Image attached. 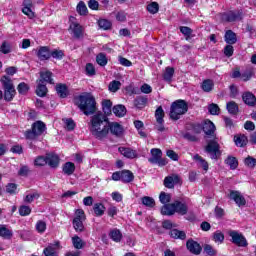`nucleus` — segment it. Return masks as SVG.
<instances>
[{"label":"nucleus","instance_id":"50","mask_svg":"<svg viewBox=\"0 0 256 256\" xmlns=\"http://www.w3.org/2000/svg\"><path fill=\"white\" fill-rule=\"evenodd\" d=\"M29 89H31V87L25 82H20L17 86L19 95H27V93H29Z\"/></svg>","mask_w":256,"mask_h":256},{"label":"nucleus","instance_id":"9","mask_svg":"<svg viewBox=\"0 0 256 256\" xmlns=\"http://www.w3.org/2000/svg\"><path fill=\"white\" fill-rule=\"evenodd\" d=\"M151 157L148 159V162L151 163L152 165H157L158 167H165L167 163L166 158H163V151L159 148H152L150 150Z\"/></svg>","mask_w":256,"mask_h":256},{"label":"nucleus","instance_id":"30","mask_svg":"<svg viewBox=\"0 0 256 256\" xmlns=\"http://www.w3.org/2000/svg\"><path fill=\"white\" fill-rule=\"evenodd\" d=\"M112 112L116 117H125L127 115V108L123 104L113 106Z\"/></svg>","mask_w":256,"mask_h":256},{"label":"nucleus","instance_id":"33","mask_svg":"<svg viewBox=\"0 0 256 256\" xmlns=\"http://www.w3.org/2000/svg\"><path fill=\"white\" fill-rule=\"evenodd\" d=\"M225 165H228V167H230V169H232V171H235V169H237V167H239V160H237V157L235 156H228L225 160H224Z\"/></svg>","mask_w":256,"mask_h":256},{"label":"nucleus","instance_id":"41","mask_svg":"<svg viewBox=\"0 0 256 256\" xmlns=\"http://www.w3.org/2000/svg\"><path fill=\"white\" fill-rule=\"evenodd\" d=\"M226 109L230 115H237L239 113V105L235 101H230L226 105Z\"/></svg>","mask_w":256,"mask_h":256},{"label":"nucleus","instance_id":"15","mask_svg":"<svg viewBox=\"0 0 256 256\" xmlns=\"http://www.w3.org/2000/svg\"><path fill=\"white\" fill-rule=\"evenodd\" d=\"M186 249L192 255H199L203 251V246H201V244L195 241L193 238H190L186 241Z\"/></svg>","mask_w":256,"mask_h":256},{"label":"nucleus","instance_id":"31","mask_svg":"<svg viewBox=\"0 0 256 256\" xmlns=\"http://www.w3.org/2000/svg\"><path fill=\"white\" fill-rule=\"evenodd\" d=\"M35 93L37 97H47V93H49V89H47V85L42 82H37Z\"/></svg>","mask_w":256,"mask_h":256},{"label":"nucleus","instance_id":"40","mask_svg":"<svg viewBox=\"0 0 256 256\" xmlns=\"http://www.w3.org/2000/svg\"><path fill=\"white\" fill-rule=\"evenodd\" d=\"M173 75H175V68L173 67H166L165 72L163 74V79L167 83H171L173 81Z\"/></svg>","mask_w":256,"mask_h":256},{"label":"nucleus","instance_id":"44","mask_svg":"<svg viewBox=\"0 0 256 256\" xmlns=\"http://www.w3.org/2000/svg\"><path fill=\"white\" fill-rule=\"evenodd\" d=\"M193 160L198 161V163H200V165L204 171H209V162H207V160H205L203 157H201V155L195 154L193 157Z\"/></svg>","mask_w":256,"mask_h":256},{"label":"nucleus","instance_id":"6","mask_svg":"<svg viewBox=\"0 0 256 256\" xmlns=\"http://www.w3.org/2000/svg\"><path fill=\"white\" fill-rule=\"evenodd\" d=\"M0 83L2 84L4 91V101H6V103H11V101L15 99V95H17V90H15L13 80H11V77L4 75L0 78Z\"/></svg>","mask_w":256,"mask_h":256},{"label":"nucleus","instance_id":"5","mask_svg":"<svg viewBox=\"0 0 256 256\" xmlns=\"http://www.w3.org/2000/svg\"><path fill=\"white\" fill-rule=\"evenodd\" d=\"M47 131V124L38 120L31 125V129L24 132V137L27 141H37V138L41 137L43 133Z\"/></svg>","mask_w":256,"mask_h":256},{"label":"nucleus","instance_id":"49","mask_svg":"<svg viewBox=\"0 0 256 256\" xmlns=\"http://www.w3.org/2000/svg\"><path fill=\"white\" fill-rule=\"evenodd\" d=\"M188 130L193 131L196 135L201 134L203 131V124L200 123H190L187 127Z\"/></svg>","mask_w":256,"mask_h":256},{"label":"nucleus","instance_id":"19","mask_svg":"<svg viewBox=\"0 0 256 256\" xmlns=\"http://www.w3.org/2000/svg\"><path fill=\"white\" fill-rule=\"evenodd\" d=\"M242 101L248 107L256 106V96L251 91H245L242 93Z\"/></svg>","mask_w":256,"mask_h":256},{"label":"nucleus","instance_id":"45","mask_svg":"<svg viewBox=\"0 0 256 256\" xmlns=\"http://www.w3.org/2000/svg\"><path fill=\"white\" fill-rule=\"evenodd\" d=\"M162 215H175V208L173 206V203L164 204V206L161 209Z\"/></svg>","mask_w":256,"mask_h":256},{"label":"nucleus","instance_id":"54","mask_svg":"<svg viewBox=\"0 0 256 256\" xmlns=\"http://www.w3.org/2000/svg\"><path fill=\"white\" fill-rule=\"evenodd\" d=\"M108 89L111 93H117L121 89V82L119 80H113L109 83Z\"/></svg>","mask_w":256,"mask_h":256},{"label":"nucleus","instance_id":"26","mask_svg":"<svg viewBox=\"0 0 256 256\" xmlns=\"http://www.w3.org/2000/svg\"><path fill=\"white\" fill-rule=\"evenodd\" d=\"M102 111L104 113V117H109L113 113V102L109 99H104L102 101Z\"/></svg>","mask_w":256,"mask_h":256},{"label":"nucleus","instance_id":"16","mask_svg":"<svg viewBox=\"0 0 256 256\" xmlns=\"http://www.w3.org/2000/svg\"><path fill=\"white\" fill-rule=\"evenodd\" d=\"M179 183H181V177L177 174L166 176L163 181V185L166 189H175V186L179 185Z\"/></svg>","mask_w":256,"mask_h":256},{"label":"nucleus","instance_id":"56","mask_svg":"<svg viewBox=\"0 0 256 256\" xmlns=\"http://www.w3.org/2000/svg\"><path fill=\"white\" fill-rule=\"evenodd\" d=\"M244 165L245 167H248V169H254L256 167V158L253 156H247L244 159Z\"/></svg>","mask_w":256,"mask_h":256},{"label":"nucleus","instance_id":"17","mask_svg":"<svg viewBox=\"0 0 256 256\" xmlns=\"http://www.w3.org/2000/svg\"><path fill=\"white\" fill-rule=\"evenodd\" d=\"M36 56L39 61H49L51 59V48H49V46H40L37 50Z\"/></svg>","mask_w":256,"mask_h":256},{"label":"nucleus","instance_id":"13","mask_svg":"<svg viewBox=\"0 0 256 256\" xmlns=\"http://www.w3.org/2000/svg\"><path fill=\"white\" fill-rule=\"evenodd\" d=\"M155 119H156V129L160 133L165 131V110H163V106H159L155 111Z\"/></svg>","mask_w":256,"mask_h":256},{"label":"nucleus","instance_id":"29","mask_svg":"<svg viewBox=\"0 0 256 256\" xmlns=\"http://www.w3.org/2000/svg\"><path fill=\"white\" fill-rule=\"evenodd\" d=\"M109 238L114 241V243H121L123 240V233H121V230L114 228L110 230Z\"/></svg>","mask_w":256,"mask_h":256},{"label":"nucleus","instance_id":"1","mask_svg":"<svg viewBox=\"0 0 256 256\" xmlns=\"http://www.w3.org/2000/svg\"><path fill=\"white\" fill-rule=\"evenodd\" d=\"M108 118L103 113H97L91 118L90 132L98 139L103 141L108 135L109 131L115 137H121L123 135V126L117 122L108 123Z\"/></svg>","mask_w":256,"mask_h":256},{"label":"nucleus","instance_id":"27","mask_svg":"<svg viewBox=\"0 0 256 256\" xmlns=\"http://www.w3.org/2000/svg\"><path fill=\"white\" fill-rule=\"evenodd\" d=\"M224 41L227 45H235L237 43V34L233 30H227L224 35Z\"/></svg>","mask_w":256,"mask_h":256},{"label":"nucleus","instance_id":"25","mask_svg":"<svg viewBox=\"0 0 256 256\" xmlns=\"http://www.w3.org/2000/svg\"><path fill=\"white\" fill-rule=\"evenodd\" d=\"M118 151L123 155V157H126V159H136L137 157V151L131 148L119 147Z\"/></svg>","mask_w":256,"mask_h":256},{"label":"nucleus","instance_id":"8","mask_svg":"<svg viewBox=\"0 0 256 256\" xmlns=\"http://www.w3.org/2000/svg\"><path fill=\"white\" fill-rule=\"evenodd\" d=\"M87 219L85 211L83 209H77L75 211V216L72 220V225L76 233H83L85 231V225L83 222Z\"/></svg>","mask_w":256,"mask_h":256},{"label":"nucleus","instance_id":"52","mask_svg":"<svg viewBox=\"0 0 256 256\" xmlns=\"http://www.w3.org/2000/svg\"><path fill=\"white\" fill-rule=\"evenodd\" d=\"M76 11L82 16H85L87 15V13H89V9H87V5L85 4L84 1H80L77 4Z\"/></svg>","mask_w":256,"mask_h":256},{"label":"nucleus","instance_id":"7","mask_svg":"<svg viewBox=\"0 0 256 256\" xmlns=\"http://www.w3.org/2000/svg\"><path fill=\"white\" fill-rule=\"evenodd\" d=\"M222 23H235L243 19V10H229L219 14Z\"/></svg>","mask_w":256,"mask_h":256},{"label":"nucleus","instance_id":"21","mask_svg":"<svg viewBox=\"0 0 256 256\" xmlns=\"http://www.w3.org/2000/svg\"><path fill=\"white\" fill-rule=\"evenodd\" d=\"M33 8V0H24L22 13L27 15L29 19H35V12L32 10Z\"/></svg>","mask_w":256,"mask_h":256},{"label":"nucleus","instance_id":"3","mask_svg":"<svg viewBox=\"0 0 256 256\" xmlns=\"http://www.w3.org/2000/svg\"><path fill=\"white\" fill-rule=\"evenodd\" d=\"M74 105L84 113V115H95L97 113V100L95 96L89 92H84L78 96H74Z\"/></svg>","mask_w":256,"mask_h":256},{"label":"nucleus","instance_id":"48","mask_svg":"<svg viewBox=\"0 0 256 256\" xmlns=\"http://www.w3.org/2000/svg\"><path fill=\"white\" fill-rule=\"evenodd\" d=\"M5 191L8 195H17L19 193V186L15 183H8Z\"/></svg>","mask_w":256,"mask_h":256},{"label":"nucleus","instance_id":"46","mask_svg":"<svg viewBox=\"0 0 256 256\" xmlns=\"http://www.w3.org/2000/svg\"><path fill=\"white\" fill-rule=\"evenodd\" d=\"M96 63H98L100 67H105L109 63V60L107 59V54L103 52L97 54Z\"/></svg>","mask_w":256,"mask_h":256},{"label":"nucleus","instance_id":"55","mask_svg":"<svg viewBox=\"0 0 256 256\" xmlns=\"http://www.w3.org/2000/svg\"><path fill=\"white\" fill-rule=\"evenodd\" d=\"M146 9L148 13H151V15H155L159 13V3L151 2L150 4L147 5Z\"/></svg>","mask_w":256,"mask_h":256},{"label":"nucleus","instance_id":"18","mask_svg":"<svg viewBox=\"0 0 256 256\" xmlns=\"http://www.w3.org/2000/svg\"><path fill=\"white\" fill-rule=\"evenodd\" d=\"M174 207V213H177L178 215H187L189 212V206H187V203L181 202L179 200H175L173 202Z\"/></svg>","mask_w":256,"mask_h":256},{"label":"nucleus","instance_id":"42","mask_svg":"<svg viewBox=\"0 0 256 256\" xmlns=\"http://www.w3.org/2000/svg\"><path fill=\"white\" fill-rule=\"evenodd\" d=\"M56 59L57 61H61L63 57H65V51L61 49H53L50 50V58Z\"/></svg>","mask_w":256,"mask_h":256},{"label":"nucleus","instance_id":"23","mask_svg":"<svg viewBox=\"0 0 256 256\" xmlns=\"http://www.w3.org/2000/svg\"><path fill=\"white\" fill-rule=\"evenodd\" d=\"M234 143L236 147L244 148L247 147V143H249V138L245 134H236L234 135Z\"/></svg>","mask_w":256,"mask_h":256},{"label":"nucleus","instance_id":"51","mask_svg":"<svg viewBox=\"0 0 256 256\" xmlns=\"http://www.w3.org/2000/svg\"><path fill=\"white\" fill-rule=\"evenodd\" d=\"M98 26L100 27V29H103V31H109V29L113 27V24L107 19H99Z\"/></svg>","mask_w":256,"mask_h":256},{"label":"nucleus","instance_id":"10","mask_svg":"<svg viewBox=\"0 0 256 256\" xmlns=\"http://www.w3.org/2000/svg\"><path fill=\"white\" fill-rule=\"evenodd\" d=\"M229 237H231V243L236 245L237 247H249V242L243 233L237 230H230L228 231Z\"/></svg>","mask_w":256,"mask_h":256},{"label":"nucleus","instance_id":"28","mask_svg":"<svg viewBox=\"0 0 256 256\" xmlns=\"http://www.w3.org/2000/svg\"><path fill=\"white\" fill-rule=\"evenodd\" d=\"M169 235L172 239H180V241H185V239H187V233L177 228L170 230Z\"/></svg>","mask_w":256,"mask_h":256},{"label":"nucleus","instance_id":"53","mask_svg":"<svg viewBox=\"0 0 256 256\" xmlns=\"http://www.w3.org/2000/svg\"><path fill=\"white\" fill-rule=\"evenodd\" d=\"M142 205L145 207H149L150 209H153L155 207V199H153L150 196H144L141 198Z\"/></svg>","mask_w":256,"mask_h":256},{"label":"nucleus","instance_id":"37","mask_svg":"<svg viewBox=\"0 0 256 256\" xmlns=\"http://www.w3.org/2000/svg\"><path fill=\"white\" fill-rule=\"evenodd\" d=\"M62 171L64 175H73L75 173V163L73 162H66L62 166Z\"/></svg>","mask_w":256,"mask_h":256},{"label":"nucleus","instance_id":"58","mask_svg":"<svg viewBox=\"0 0 256 256\" xmlns=\"http://www.w3.org/2000/svg\"><path fill=\"white\" fill-rule=\"evenodd\" d=\"M159 201L162 205H167L171 202V194L162 191L159 195Z\"/></svg>","mask_w":256,"mask_h":256},{"label":"nucleus","instance_id":"35","mask_svg":"<svg viewBox=\"0 0 256 256\" xmlns=\"http://www.w3.org/2000/svg\"><path fill=\"white\" fill-rule=\"evenodd\" d=\"M180 33L184 35L186 41H190V39H193L195 35H193V29H191L189 26H180L179 27Z\"/></svg>","mask_w":256,"mask_h":256},{"label":"nucleus","instance_id":"20","mask_svg":"<svg viewBox=\"0 0 256 256\" xmlns=\"http://www.w3.org/2000/svg\"><path fill=\"white\" fill-rule=\"evenodd\" d=\"M36 83H49L50 85H55V80H53V72L49 70L41 71L40 79H38Z\"/></svg>","mask_w":256,"mask_h":256},{"label":"nucleus","instance_id":"36","mask_svg":"<svg viewBox=\"0 0 256 256\" xmlns=\"http://www.w3.org/2000/svg\"><path fill=\"white\" fill-rule=\"evenodd\" d=\"M0 237L2 239H11L13 237V231L7 228L6 225L0 224Z\"/></svg>","mask_w":256,"mask_h":256},{"label":"nucleus","instance_id":"24","mask_svg":"<svg viewBox=\"0 0 256 256\" xmlns=\"http://www.w3.org/2000/svg\"><path fill=\"white\" fill-rule=\"evenodd\" d=\"M47 165L51 167V169H57L59 167V163L61 159L57 154H47L46 155Z\"/></svg>","mask_w":256,"mask_h":256},{"label":"nucleus","instance_id":"63","mask_svg":"<svg viewBox=\"0 0 256 256\" xmlns=\"http://www.w3.org/2000/svg\"><path fill=\"white\" fill-rule=\"evenodd\" d=\"M36 231L38 233H45V231H47V223H45L43 220H39L36 223Z\"/></svg>","mask_w":256,"mask_h":256},{"label":"nucleus","instance_id":"64","mask_svg":"<svg viewBox=\"0 0 256 256\" xmlns=\"http://www.w3.org/2000/svg\"><path fill=\"white\" fill-rule=\"evenodd\" d=\"M208 111L210 115H219L221 109L219 108V105L212 103L208 106Z\"/></svg>","mask_w":256,"mask_h":256},{"label":"nucleus","instance_id":"12","mask_svg":"<svg viewBox=\"0 0 256 256\" xmlns=\"http://www.w3.org/2000/svg\"><path fill=\"white\" fill-rule=\"evenodd\" d=\"M69 31L74 39L79 40L85 37V27H83L79 22H71Z\"/></svg>","mask_w":256,"mask_h":256},{"label":"nucleus","instance_id":"34","mask_svg":"<svg viewBox=\"0 0 256 256\" xmlns=\"http://www.w3.org/2000/svg\"><path fill=\"white\" fill-rule=\"evenodd\" d=\"M213 87H215V82L211 79H205L201 84V89L204 93H211V91H213Z\"/></svg>","mask_w":256,"mask_h":256},{"label":"nucleus","instance_id":"14","mask_svg":"<svg viewBox=\"0 0 256 256\" xmlns=\"http://www.w3.org/2000/svg\"><path fill=\"white\" fill-rule=\"evenodd\" d=\"M228 198L234 201L238 207H245V205H247V200L245 199V196L237 190H230Z\"/></svg>","mask_w":256,"mask_h":256},{"label":"nucleus","instance_id":"4","mask_svg":"<svg viewBox=\"0 0 256 256\" xmlns=\"http://www.w3.org/2000/svg\"><path fill=\"white\" fill-rule=\"evenodd\" d=\"M189 111V103L183 99H178L172 102L170 106V119L172 121H179L181 115H185Z\"/></svg>","mask_w":256,"mask_h":256},{"label":"nucleus","instance_id":"32","mask_svg":"<svg viewBox=\"0 0 256 256\" xmlns=\"http://www.w3.org/2000/svg\"><path fill=\"white\" fill-rule=\"evenodd\" d=\"M147 96H138L134 99V107L136 109H145L147 107Z\"/></svg>","mask_w":256,"mask_h":256},{"label":"nucleus","instance_id":"57","mask_svg":"<svg viewBox=\"0 0 256 256\" xmlns=\"http://www.w3.org/2000/svg\"><path fill=\"white\" fill-rule=\"evenodd\" d=\"M45 165H47V156H37L34 159L35 167H45Z\"/></svg>","mask_w":256,"mask_h":256},{"label":"nucleus","instance_id":"61","mask_svg":"<svg viewBox=\"0 0 256 256\" xmlns=\"http://www.w3.org/2000/svg\"><path fill=\"white\" fill-rule=\"evenodd\" d=\"M85 71L88 77H93L94 75H97V71L95 70V66L93 65V63H87Z\"/></svg>","mask_w":256,"mask_h":256},{"label":"nucleus","instance_id":"38","mask_svg":"<svg viewBox=\"0 0 256 256\" xmlns=\"http://www.w3.org/2000/svg\"><path fill=\"white\" fill-rule=\"evenodd\" d=\"M254 76H255V70L250 67L242 72L241 79L242 81H244V83H247V81H251V79H253Z\"/></svg>","mask_w":256,"mask_h":256},{"label":"nucleus","instance_id":"60","mask_svg":"<svg viewBox=\"0 0 256 256\" xmlns=\"http://www.w3.org/2000/svg\"><path fill=\"white\" fill-rule=\"evenodd\" d=\"M18 212L21 217H28V215H31V208L27 205H21Z\"/></svg>","mask_w":256,"mask_h":256},{"label":"nucleus","instance_id":"11","mask_svg":"<svg viewBox=\"0 0 256 256\" xmlns=\"http://www.w3.org/2000/svg\"><path fill=\"white\" fill-rule=\"evenodd\" d=\"M112 181H121L122 183H133L135 175L131 170L116 171L112 174Z\"/></svg>","mask_w":256,"mask_h":256},{"label":"nucleus","instance_id":"62","mask_svg":"<svg viewBox=\"0 0 256 256\" xmlns=\"http://www.w3.org/2000/svg\"><path fill=\"white\" fill-rule=\"evenodd\" d=\"M0 51L3 53V55H9V53H11V44H9L7 41L2 42Z\"/></svg>","mask_w":256,"mask_h":256},{"label":"nucleus","instance_id":"2","mask_svg":"<svg viewBox=\"0 0 256 256\" xmlns=\"http://www.w3.org/2000/svg\"><path fill=\"white\" fill-rule=\"evenodd\" d=\"M202 131L205 133L204 139L207 143L205 152L211 155V159L218 161L219 157H221V146L219 145V142H217L215 124L209 119L205 120L202 124Z\"/></svg>","mask_w":256,"mask_h":256},{"label":"nucleus","instance_id":"22","mask_svg":"<svg viewBox=\"0 0 256 256\" xmlns=\"http://www.w3.org/2000/svg\"><path fill=\"white\" fill-rule=\"evenodd\" d=\"M56 93L60 99H67L69 97V87H67V84L58 83L56 84Z\"/></svg>","mask_w":256,"mask_h":256},{"label":"nucleus","instance_id":"59","mask_svg":"<svg viewBox=\"0 0 256 256\" xmlns=\"http://www.w3.org/2000/svg\"><path fill=\"white\" fill-rule=\"evenodd\" d=\"M212 239L215 243H223L225 241V234L217 230L216 232L213 233Z\"/></svg>","mask_w":256,"mask_h":256},{"label":"nucleus","instance_id":"47","mask_svg":"<svg viewBox=\"0 0 256 256\" xmlns=\"http://www.w3.org/2000/svg\"><path fill=\"white\" fill-rule=\"evenodd\" d=\"M203 254L205 256H217V249H215L210 244H205L203 246Z\"/></svg>","mask_w":256,"mask_h":256},{"label":"nucleus","instance_id":"43","mask_svg":"<svg viewBox=\"0 0 256 256\" xmlns=\"http://www.w3.org/2000/svg\"><path fill=\"white\" fill-rule=\"evenodd\" d=\"M72 245L74 247V249H83V247H85V241H83V239H81V237L75 235L72 237Z\"/></svg>","mask_w":256,"mask_h":256},{"label":"nucleus","instance_id":"39","mask_svg":"<svg viewBox=\"0 0 256 256\" xmlns=\"http://www.w3.org/2000/svg\"><path fill=\"white\" fill-rule=\"evenodd\" d=\"M107 208H105V205H103V203L99 202V203H95L93 206V211L96 215V217H103V215H105V210Z\"/></svg>","mask_w":256,"mask_h":256}]
</instances>
